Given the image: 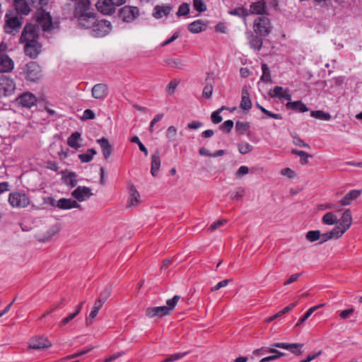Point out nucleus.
Wrapping results in <instances>:
<instances>
[{"mask_svg":"<svg viewBox=\"0 0 362 362\" xmlns=\"http://www.w3.org/2000/svg\"><path fill=\"white\" fill-rule=\"evenodd\" d=\"M74 11V16L78 18L79 24L86 28H93V33L95 37H103L110 33L111 23L106 20L98 21L95 13L88 12L90 6V0H76Z\"/></svg>","mask_w":362,"mask_h":362,"instance_id":"f257e3e1","label":"nucleus"},{"mask_svg":"<svg viewBox=\"0 0 362 362\" xmlns=\"http://www.w3.org/2000/svg\"><path fill=\"white\" fill-rule=\"evenodd\" d=\"M33 18L39 23L45 32L51 31L54 28L50 13L45 8L36 10L33 14Z\"/></svg>","mask_w":362,"mask_h":362,"instance_id":"f03ea898","label":"nucleus"},{"mask_svg":"<svg viewBox=\"0 0 362 362\" xmlns=\"http://www.w3.org/2000/svg\"><path fill=\"white\" fill-rule=\"evenodd\" d=\"M272 29L271 20L264 16L256 18L253 23V30L255 34L261 37H267Z\"/></svg>","mask_w":362,"mask_h":362,"instance_id":"7ed1b4c3","label":"nucleus"},{"mask_svg":"<svg viewBox=\"0 0 362 362\" xmlns=\"http://www.w3.org/2000/svg\"><path fill=\"white\" fill-rule=\"evenodd\" d=\"M23 74L27 81L35 82L42 77V69L36 62H30L23 68Z\"/></svg>","mask_w":362,"mask_h":362,"instance_id":"20e7f679","label":"nucleus"},{"mask_svg":"<svg viewBox=\"0 0 362 362\" xmlns=\"http://www.w3.org/2000/svg\"><path fill=\"white\" fill-rule=\"evenodd\" d=\"M23 18L21 16L17 15L12 16L8 13H6L5 25L4 27L5 33L11 34L18 32L23 23Z\"/></svg>","mask_w":362,"mask_h":362,"instance_id":"39448f33","label":"nucleus"},{"mask_svg":"<svg viewBox=\"0 0 362 362\" xmlns=\"http://www.w3.org/2000/svg\"><path fill=\"white\" fill-rule=\"evenodd\" d=\"M16 89V83L13 78L5 75H0V95L8 96Z\"/></svg>","mask_w":362,"mask_h":362,"instance_id":"423d86ee","label":"nucleus"},{"mask_svg":"<svg viewBox=\"0 0 362 362\" xmlns=\"http://www.w3.org/2000/svg\"><path fill=\"white\" fill-rule=\"evenodd\" d=\"M9 204L13 207L24 208L29 205L30 200L28 196L24 193L13 192L9 194Z\"/></svg>","mask_w":362,"mask_h":362,"instance_id":"0eeeda50","label":"nucleus"},{"mask_svg":"<svg viewBox=\"0 0 362 362\" xmlns=\"http://www.w3.org/2000/svg\"><path fill=\"white\" fill-rule=\"evenodd\" d=\"M24 42L25 43L24 47L25 54L32 59L37 58L41 52V44L34 39H29Z\"/></svg>","mask_w":362,"mask_h":362,"instance_id":"6e6552de","label":"nucleus"},{"mask_svg":"<svg viewBox=\"0 0 362 362\" xmlns=\"http://www.w3.org/2000/svg\"><path fill=\"white\" fill-rule=\"evenodd\" d=\"M37 101L35 95L30 92L21 94L15 100L18 107L25 108H30L36 104Z\"/></svg>","mask_w":362,"mask_h":362,"instance_id":"1a4fd4ad","label":"nucleus"},{"mask_svg":"<svg viewBox=\"0 0 362 362\" xmlns=\"http://www.w3.org/2000/svg\"><path fill=\"white\" fill-rule=\"evenodd\" d=\"M38 37V28L35 25L27 23L22 31L20 41L21 43H23L24 41L28 40L29 39H34L37 40Z\"/></svg>","mask_w":362,"mask_h":362,"instance_id":"9d476101","label":"nucleus"},{"mask_svg":"<svg viewBox=\"0 0 362 362\" xmlns=\"http://www.w3.org/2000/svg\"><path fill=\"white\" fill-rule=\"evenodd\" d=\"M93 195L90 188L86 186H78L71 192V196L78 202H83Z\"/></svg>","mask_w":362,"mask_h":362,"instance_id":"9b49d317","label":"nucleus"},{"mask_svg":"<svg viewBox=\"0 0 362 362\" xmlns=\"http://www.w3.org/2000/svg\"><path fill=\"white\" fill-rule=\"evenodd\" d=\"M248 11L251 15H259L260 16L268 15L266 1L264 0H259L252 2L250 5V9Z\"/></svg>","mask_w":362,"mask_h":362,"instance_id":"f8f14e48","label":"nucleus"},{"mask_svg":"<svg viewBox=\"0 0 362 362\" xmlns=\"http://www.w3.org/2000/svg\"><path fill=\"white\" fill-rule=\"evenodd\" d=\"M272 346L273 347L287 349L296 356H300L303 353L301 350L303 346V344H288L284 342H276L272 344Z\"/></svg>","mask_w":362,"mask_h":362,"instance_id":"ddd939ff","label":"nucleus"},{"mask_svg":"<svg viewBox=\"0 0 362 362\" xmlns=\"http://www.w3.org/2000/svg\"><path fill=\"white\" fill-rule=\"evenodd\" d=\"M96 7L98 11L105 15H111L116 9L112 0H99L96 4Z\"/></svg>","mask_w":362,"mask_h":362,"instance_id":"4468645a","label":"nucleus"},{"mask_svg":"<svg viewBox=\"0 0 362 362\" xmlns=\"http://www.w3.org/2000/svg\"><path fill=\"white\" fill-rule=\"evenodd\" d=\"M13 5L18 16H28L31 12L30 4L28 0H13Z\"/></svg>","mask_w":362,"mask_h":362,"instance_id":"2eb2a0df","label":"nucleus"},{"mask_svg":"<svg viewBox=\"0 0 362 362\" xmlns=\"http://www.w3.org/2000/svg\"><path fill=\"white\" fill-rule=\"evenodd\" d=\"M14 62L7 54H0V73L10 72L13 69Z\"/></svg>","mask_w":362,"mask_h":362,"instance_id":"dca6fc26","label":"nucleus"},{"mask_svg":"<svg viewBox=\"0 0 362 362\" xmlns=\"http://www.w3.org/2000/svg\"><path fill=\"white\" fill-rule=\"evenodd\" d=\"M136 7L124 6L119 9V18L124 22H130L136 18L134 9Z\"/></svg>","mask_w":362,"mask_h":362,"instance_id":"f3484780","label":"nucleus"},{"mask_svg":"<svg viewBox=\"0 0 362 362\" xmlns=\"http://www.w3.org/2000/svg\"><path fill=\"white\" fill-rule=\"evenodd\" d=\"M271 98H284L286 100H291V95L288 88L284 89L281 86H275L272 90L269 92Z\"/></svg>","mask_w":362,"mask_h":362,"instance_id":"a211bd4d","label":"nucleus"},{"mask_svg":"<svg viewBox=\"0 0 362 362\" xmlns=\"http://www.w3.org/2000/svg\"><path fill=\"white\" fill-rule=\"evenodd\" d=\"M108 95V88L104 83H98L92 88V95L95 99L102 100Z\"/></svg>","mask_w":362,"mask_h":362,"instance_id":"6ab92c4d","label":"nucleus"},{"mask_svg":"<svg viewBox=\"0 0 362 362\" xmlns=\"http://www.w3.org/2000/svg\"><path fill=\"white\" fill-rule=\"evenodd\" d=\"M172 10L173 7L170 5H156L153 8V16L156 19L167 17Z\"/></svg>","mask_w":362,"mask_h":362,"instance_id":"aec40b11","label":"nucleus"},{"mask_svg":"<svg viewBox=\"0 0 362 362\" xmlns=\"http://www.w3.org/2000/svg\"><path fill=\"white\" fill-rule=\"evenodd\" d=\"M62 179L64 182L71 187H74L77 185V175L76 173L72 171H69L67 170L62 171Z\"/></svg>","mask_w":362,"mask_h":362,"instance_id":"412c9836","label":"nucleus"},{"mask_svg":"<svg viewBox=\"0 0 362 362\" xmlns=\"http://www.w3.org/2000/svg\"><path fill=\"white\" fill-rule=\"evenodd\" d=\"M57 207L60 209H71L74 208L81 209V205L76 200L71 199L61 198L57 201Z\"/></svg>","mask_w":362,"mask_h":362,"instance_id":"4be33fe9","label":"nucleus"},{"mask_svg":"<svg viewBox=\"0 0 362 362\" xmlns=\"http://www.w3.org/2000/svg\"><path fill=\"white\" fill-rule=\"evenodd\" d=\"M240 107L246 111L250 110L252 107V101L250 98V93L246 86H243L242 88Z\"/></svg>","mask_w":362,"mask_h":362,"instance_id":"5701e85b","label":"nucleus"},{"mask_svg":"<svg viewBox=\"0 0 362 362\" xmlns=\"http://www.w3.org/2000/svg\"><path fill=\"white\" fill-rule=\"evenodd\" d=\"M146 315L149 317H154L156 316L163 317L165 315H170V312L168 311V308L166 306H159V307H153L148 308L146 311Z\"/></svg>","mask_w":362,"mask_h":362,"instance_id":"b1692460","label":"nucleus"},{"mask_svg":"<svg viewBox=\"0 0 362 362\" xmlns=\"http://www.w3.org/2000/svg\"><path fill=\"white\" fill-rule=\"evenodd\" d=\"M51 342L47 339L40 337L38 339H33L29 344V348L35 350H41L51 346Z\"/></svg>","mask_w":362,"mask_h":362,"instance_id":"393cba45","label":"nucleus"},{"mask_svg":"<svg viewBox=\"0 0 362 362\" xmlns=\"http://www.w3.org/2000/svg\"><path fill=\"white\" fill-rule=\"evenodd\" d=\"M362 193L361 189H353L349 191L340 201L342 206H346L351 202L358 198Z\"/></svg>","mask_w":362,"mask_h":362,"instance_id":"a878e982","label":"nucleus"},{"mask_svg":"<svg viewBox=\"0 0 362 362\" xmlns=\"http://www.w3.org/2000/svg\"><path fill=\"white\" fill-rule=\"evenodd\" d=\"M102 148L103 154L105 160H107L112 153V146L110 144L107 139L102 137L97 140Z\"/></svg>","mask_w":362,"mask_h":362,"instance_id":"bb28decb","label":"nucleus"},{"mask_svg":"<svg viewBox=\"0 0 362 362\" xmlns=\"http://www.w3.org/2000/svg\"><path fill=\"white\" fill-rule=\"evenodd\" d=\"M286 107L287 109L293 110L299 112H305L308 111V108L301 100L294 102L289 101L286 104Z\"/></svg>","mask_w":362,"mask_h":362,"instance_id":"cd10ccee","label":"nucleus"},{"mask_svg":"<svg viewBox=\"0 0 362 362\" xmlns=\"http://www.w3.org/2000/svg\"><path fill=\"white\" fill-rule=\"evenodd\" d=\"M249 39V45L251 48L257 50H260L262 47L263 40L261 38V36L259 35H255L252 33H250Z\"/></svg>","mask_w":362,"mask_h":362,"instance_id":"c85d7f7f","label":"nucleus"},{"mask_svg":"<svg viewBox=\"0 0 362 362\" xmlns=\"http://www.w3.org/2000/svg\"><path fill=\"white\" fill-rule=\"evenodd\" d=\"M352 223L351 214L349 209H346L342 214L340 219V224L344 229L347 230Z\"/></svg>","mask_w":362,"mask_h":362,"instance_id":"c756f323","label":"nucleus"},{"mask_svg":"<svg viewBox=\"0 0 362 362\" xmlns=\"http://www.w3.org/2000/svg\"><path fill=\"white\" fill-rule=\"evenodd\" d=\"M206 24L202 20L195 21L188 25V30L192 33H199L205 29Z\"/></svg>","mask_w":362,"mask_h":362,"instance_id":"7c9ffc66","label":"nucleus"},{"mask_svg":"<svg viewBox=\"0 0 362 362\" xmlns=\"http://www.w3.org/2000/svg\"><path fill=\"white\" fill-rule=\"evenodd\" d=\"M228 13L231 16H236L239 18H243L245 21L250 15L247 8L243 6L237 7L234 9L230 10Z\"/></svg>","mask_w":362,"mask_h":362,"instance_id":"2f4dec72","label":"nucleus"},{"mask_svg":"<svg viewBox=\"0 0 362 362\" xmlns=\"http://www.w3.org/2000/svg\"><path fill=\"white\" fill-rule=\"evenodd\" d=\"M80 139L81 134L78 132H75L68 138L67 144L70 147L78 149L81 147V145L78 144Z\"/></svg>","mask_w":362,"mask_h":362,"instance_id":"473e14b6","label":"nucleus"},{"mask_svg":"<svg viewBox=\"0 0 362 362\" xmlns=\"http://www.w3.org/2000/svg\"><path fill=\"white\" fill-rule=\"evenodd\" d=\"M160 166V160L158 156L153 154L151 156V173L153 177L157 175Z\"/></svg>","mask_w":362,"mask_h":362,"instance_id":"72a5a7b5","label":"nucleus"},{"mask_svg":"<svg viewBox=\"0 0 362 362\" xmlns=\"http://www.w3.org/2000/svg\"><path fill=\"white\" fill-rule=\"evenodd\" d=\"M97 152L94 148H88L86 153H81L78 156L81 162L88 163L93 160L94 155Z\"/></svg>","mask_w":362,"mask_h":362,"instance_id":"f704fd0d","label":"nucleus"},{"mask_svg":"<svg viewBox=\"0 0 362 362\" xmlns=\"http://www.w3.org/2000/svg\"><path fill=\"white\" fill-rule=\"evenodd\" d=\"M324 305L325 304H320L309 308L308 311L299 319L298 322L296 325V327L300 326L308 319V317L313 313V312H315L317 309L323 307Z\"/></svg>","mask_w":362,"mask_h":362,"instance_id":"c9c22d12","label":"nucleus"},{"mask_svg":"<svg viewBox=\"0 0 362 362\" xmlns=\"http://www.w3.org/2000/svg\"><path fill=\"white\" fill-rule=\"evenodd\" d=\"M310 115L313 117L325 121H329L332 119L331 115L328 112H324L323 110L311 111Z\"/></svg>","mask_w":362,"mask_h":362,"instance_id":"e433bc0d","label":"nucleus"},{"mask_svg":"<svg viewBox=\"0 0 362 362\" xmlns=\"http://www.w3.org/2000/svg\"><path fill=\"white\" fill-rule=\"evenodd\" d=\"M291 153L300 157V163L303 165H306L308 163V158L312 157V155L297 149H293Z\"/></svg>","mask_w":362,"mask_h":362,"instance_id":"4c0bfd02","label":"nucleus"},{"mask_svg":"<svg viewBox=\"0 0 362 362\" xmlns=\"http://www.w3.org/2000/svg\"><path fill=\"white\" fill-rule=\"evenodd\" d=\"M250 127V123L247 122L237 121L235 124L236 131L240 135L245 134L249 130Z\"/></svg>","mask_w":362,"mask_h":362,"instance_id":"58836bf2","label":"nucleus"},{"mask_svg":"<svg viewBox=\"0 0 362 362\" xmlns=\"http://www.w3.org/2000/svg\"><path fill=\"white\" fill-rule=\"evenodd\" d=\"M262 75L261 76V81L267 83L271 82V74H270V70L267 64H262Z\"/></svg>","mask_w":362,"mask_h":362,"instance_id":"ea45409f","label":"nucleus"},{"mask_svg":"<svg viewBox=\"0 0 362 362\" xmlns=\"http://www.w3.org/2000/svg\"><path fill=\"white\" fill-rule=\"evenodd\" d=\"M238 151L241 154H247L251 152L253 146L246 141L240 142L238 144Z\"/></svg>","mask_w":362,"mask_h":362,"instance_id":"a19ab883","label":"nucleus"},{"mask_svg":"<svg viewBox=\"0 0 362 362\" xmlns=\"http://www.w3.org/2000/svg\"><path fill=\"white\" fill-rule=\"evenodd\" d=\"M322 220L325 224L333 225L337 223V218L332 212H328L323 216Z\"/></svg>","mask_w":362,"mask_h":362,"instance_id":"79ce46f5","label":"nucleus"},{"mask_svg":"<svg viewBox=\"0 0 362 362\" xmlns=\"http://www.w3.org/2000/svg\"><path fill=\"white\" fill-rule=\"evenodd\" d=\"M321 237V233L320 230H309L306 235V239L310 242H315L316 240H320Z\"/></svg>","mask_w":362,"mask_h":362,"instance_id":"37998d69","label":"nucleus"},{"mask_svg":"<svg viewBox=\"0 0 362 362\" xmlns=\"http://www.w3.org/2000/svg\"><path fill=\"white\" fill-rule=\"evenodd\" d=\"M346 231V230L345 229L339 225L334 227L331 231H329V233H332V238L338 239L341 237Z\"/></svg>","mask_w":362,"mask_h":362,"instance_id":"c03bdc74","label":"nucleus"},{"mask_svg":"<svg viewBox=\"0 0 362 362\" xmlns=\"http://www.w3.org/2000/svg\"><path fill=\"white\" fill-rule=\"evenodd\" d=\"M30 6L37 10L44 8L48 4L49 0H28Z\"/></svg>","mask_w":362,"mask_h":362,"instance_id":"a18cd8bd","label":"nucleus"},{"mask_svg":"<svg viewBox=\"0 0 362 362\" xmlns=\"http://www.w3.org/2000/svg\"><path fill=\"white\" fill-rule=\"evenodd\" d=\"M228 109L225 106H222L220 109L217 110L216 111L214 112L211 114V121L214 124H218L222 121V117L220 115L221 112L223 110Z\"/></svg>","mask_w":362,"mask_h":362,"instance_id":"49530a36","label":"nucleus"},{"mask_svg":"<svg viewBox=\"0 0 362 362\" xmlns=\"http://www.w3.org/2000/svg\"><path fill=\"white\" fill-rule=\"evenodd\" d=\"M193 7L196 11L200 13L207 9L204 0H193Z\"/></svg>","mask_w":362,"mask_h":362,"instance_id":"de8ad7c7","label":"nucleus"},{"mask_svg":"<svg viewBox=\"0 0 362 362\" xmlns=\"http://www.w3.org/2000/svg\"><path fill=\"white\" fill-rule=\"evenodd\" d=\"M189 13V6L187 3H182L180 5L178 8V11L176 14L177 16H187Z\"/></svg>","mask_w":362,"mask_h":362,"instance_id":"09e8293b","label":"nucleus"},{"mask_svg":"<svg viewBox=\"0 0 362 362\" xmlns=\"http://www.w3.org/2000/svg\"><path fill=\"white\" fill-rule=\"evenodd\" d=\"M180 298V296L178 295L174 296L171 299H168L166 302L167 306L166 308H168V311L170 313L172 310H174L175 305H177L179 299Z\"/></svg>","mask_w":362,"mask_h":362,"instance_id":"8fccbe9b","label":"nucleus"},{"mask_svg":"<svg viewBox=\"0 0 362 362\" xmlns=\"http://www.w3.org/2000/svg\"><path fill=\"white\" fill-rule=\"evenodd\" d=\"M187 354V352L175 354H173V355L170 356L169 357L165 358L161 362H172V361H177V360H179V359L182 358V357L186 356Z\"/></svg>","mask_w":362,"mask_h":362,"instance_id":"3c124183","label":"nucleus"},{"mask_svg":"<svg viewBox=\"0 0 362 362\" xmlns=\"http://www.w3.org/2000/svg\"><path fill=\"white\" fill-rule=\"evenodd\" d=\"M59 230V228L57 226H52L47 232V236L42 238V240H40V241H47L49 240L54 234L58 233Z\"/></svg>","mask_w":362,"mask_h":362,"instance_id":"603ef678","label":"nucleus"},{"mask_svg":"<svg viewBox=\"0 0 362 362\" xmlns=\"http://www.w3.org/2000/svg\"><path fill=\"white\" fill-rule=\"evenodd\" d=\"M234 123L232 120L228 119L225 121L220 127V129L227 133L230 132L233 127Z\"/></svg>","mask_w":362,"mask_h":362,"instance_id":"864d4df0","label":"nucleus"},{"mask_svg":"<svg viewBox=\"0 0 362 362\" xmlns=\"http://www.w3.org/2000/svg\"><path fill=\"white\" fill-rule=\"evenodd\" d=\"M165 62L169 66L178 69H182L184 66L180 60L176 59H168L165 61Z\"/></svg>","mask_w":362,"mask_h":362,"instance_id":"5fc2aeb1","label":"nucleus"},{"mask_svg":"<svg viewBox=\"0 0 362 362\" xmlns=\"http://www.w3.org/2000/svg\"><path fill=\"white\" fill-rule=\"evenodd\" d=\"M111 291L112 289L110 286L105 287L104 290L100 292L98 298L105 302L107 300V298L110 296Z\"/></svg>","mask_w":362,"mask_h":362,"instance_id":"6e6d98bb","label":"nucleus"},{"mask_svg":"<svg viewBox=\"0 0 362 362\" xmlns=\"http://www.w3.org/2000/svg\"><path fill=\"white\" fill-rule=\"evenodd\" d=\"M227 222V221L226 219H219V220H217L216 221H215L214 223H213L208 228L209 230H211V231H214L216 229H218V228H220L221 226H222L223 225H224Z\"/></svg>","mask_w":362,"mask_h":362,"instance_id":"4d7b16f0","label":"nucleus"},{"mask_svg":"<svg viewBox=\"0 0 362 362\" xmlns=\"http://www.w3.org/2000/svg\"><path fill=\"white\" fill-rule=\"evenodd\" d=\"M99 310L96 308L93 307L88 317L86 318V325L88 326L92 324L93 320L97 316Z\"/></svg>","mask_w":362,"mask_h":362,"instance_id":"13d9d810","label":"nucleus"},{"mask_svg":"<svg viewBox=\"0 0 362 362\" xmlns=\"http://www.w3.org/2000/svg\"><path fill=\"white\" fill-rule=\"evenodd\" d=\"M232 281L231 279H225L220 282H218L216 286L211 288V291L214 292L216 291L221 288L226 287L229 282Z\"/></svg>","mask_w":362,"mask_h":362,"instance_id":"bf43d9fd","label":"nucleus"},{"mask_svg":"<svg viewBox=\"0 0 362 362\" xmlns=\"http://www.w3.org/2000/svg\"><path fill=\"white\" fill-rule=\"evenodd\" d=\"M213 93V86L211 84H206L203 89L202 95L205 98H211Z\"/></svg>","mask_w":362,"mask_h":362,"instance_id":"052dcab7","label":"nucleus"},{"mask_svg":"<svg viewBox=\"0 0 362 362\" xmlns=\"http://www.w3.org/2000/svg\"><path fill=\"white\" fill-rule=\"evenodd\" d=\"M177 134V129L174 126H170L168 128L166 136L169 140H174Z\"/></svg>","mask_w":362,"mask_h":362,"instance_id":"680f3d73","label":"nucleus"},{"mask_svg":"<svg viewBox=\"0 0 362 362\" xmlns=\"http://www.w3.org/2000/svg\"><path fill=\"white\" fill-rule=\"evenodd\" d=\"M244 194L245 189L243 188L240 187L235 193L231 194L230 198L232 199L240 200L243 197Z\"/></svg>","mask_w":362,"mask_h":362,"instance_id":"e2e57ef3","label":"nucleus"},{"mask_svg":"<svg viewBox=\"0 0 362 362\" xmlns=\"http://www.w3.org/2000/svg\"><path fill=\"white\" fill-rule=\"evenodd\" d=\"M293 142L296 146L304 147L307 148H310V145L307 143H305L300 137L293 136Z\"/></svg>","mask_w":362,"mask_h":362,"instance_id":"0e129e2a","label":"nucleus"},{"mask_svg":"<svg viewBox=\"0 0 362 362\" xmlns=\"http://www.w3.org/2000/svg\"><path fill=\"white\" fill-rule=\"evenodd\" d=\"M285 356L284 353H279V354H273L267 357L262 358L259 362H268L271 361H274L277 358H279L282 356Z\"/></svg>","mask_w":362,"mask_h":362,"instance_id":"69168bd1","label":"nucleus"},{"mask_svg":"<svg viewBox=\"0 0 362 362\" xmlns=\"http://www.w3.org/2000/svg\"><path fill=\"white\" fill-rule=\"evenodd\" d=\"M95 118V113L93 110L90 109H87L83 112V116L81 119L83 120L86 119H93Z\"/></svg>","mask_w":362,"mask_h":362,"instance_id":"338daca9","label":"nucleus"},{"mask_svg":"<svg viewBox=\"0 0 362 362\" xmlns=\"http://www.w3.org/2000/svg\"><path fill=\"white\" fill-rule=\"evenodd\" d=\"M354 313V309L353 308H350L349 309L341 311L339 314V317H341V319L345 320L347 317H350Z\"/></svg>","mask_w":362,"mask_h":362,"instance_id":"774afa93","label":"nucleus"}]
</instances>
